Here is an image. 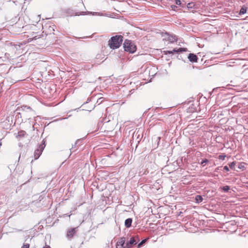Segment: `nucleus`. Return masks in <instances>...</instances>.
Segmentation results:
<instances>
[{"mask_svg":"<svg viewBox=\"0 0 248 248\" xmlns=\"http://www.w3.org/2000/svg\"><path fill=\"white\" fill-rule=\"evenodd\" d=\"M75 15H76V16H77V15H78V16H79V14H75Z\"/></svg>","mask_w":248,"mask_h":248,"instance_id":"obj_32","label":"nucleus"},{"mask_svg":"<svg viewBox=\"0 0 248 248\" xmlns=\"http://www.w3.org/2000/svg\"><path fill=\"white\" fill-rule=\"evenodd\" d=\"M236 164V163L235 162H232L229 164V167L231 169L235 170L234 166Z\"/></svg>","mask_w":248,"mask_h":248,"instance_id":"obj_17","label":"nucleus"},{"mask_svg":"<svg viewBox=\"0 0 248 248\" xmlns=\"http://www.w3.org/2000/svg\"><path fill=\"white\" fill-rule=\"evenodd\" d=\"M30 245L29 244H24L22 248H29Z\"/></svg>","mask_w":248,"mask_h":248,"instance_id":"obj_22","label":"nucleus"},{"mask_svg":"<svg viewBox=\"0 0 248 248\" xmlns=\"http://www.w3.org/2000/svg\"><path fill=\"white\" fill-rule=\"evenodd\" d=\"M132 219L131 218H127L124 222V225L126 228H129L131 226Z\"/></svg>","mask_w":248,"mask_h":248,"instance_id":"obj_11","label":"nucleus"},{"mask_svg":"<svg viewBox=\"0 0 248 248\" xmlns=\"http://www.w3.org/2000/svg\"><path fill=\"white\" fill-rule=\"evenodd\" d=\"M221 189L225 192H227L230 189V187L228 186H223Z\"/></svg>","mask_w":248,"mask_h":248,"instance_id":"obj_16","label":"nucleus"},{"mask_svg":"<svg viewBox=\"0 0 248 248\" xmlns=\"http://www.w3.org/2000/svg\"><path fill=\"white\" fill-rule=\"evenodd\" d=\"M125 238L124 237H121L116 243V248H126L125 247Z\"/></svg>","mask_w":248,"mask_h":248,"instance_id":"obj_7","label":"nucleus"},{"mask_svg":"<svg viewBox=\"0 0 248 248\" xmlns=\"http://www.w3.org/2000/svg\"><path fill=\"white\" fill-rule=\"evenodd\" d=\"M187 58L191 62H197L198 60L197 56L194 53H189L187 56Z\"/></svg>","mask_w":248,"mask_h":248,"instance_id":"obj_10","label":"nucleus"},{"mask_svg":"<svg viewBox=\"0 0 248 248\" xmlns=\"http://www.w3.org/2000/svg\"><path fill=\"white\" fill-rule=\"evenodd\" d=\"M43 248H51L50 247V246L46 245Z\"/></svg>","mask_w":248,"mask_h":248,"instance_id":"obj_28","label":"nucleus"},{"mask_svg":"<svg viewBox=\"0 0 248 248\" xmlns=\"http://www.w3.org/2000/svg\"><path fill=\"white\" fill-rule=\"evenodd\" d=\"M77 228H71V229L69 230L67 232V237L69 239H72L77 232Z\"/></svg>","mask_w":248,"mask_h":248,"instance_id":"obj_9","label":"nucleus"},{"mask_svg":"<svg viewBox=\"0 0 248 248\" xmlns=\"http://www.w3.org/2000/svg\"><path fill=\"white\" fill-rule=\"evenodd\" d=\"M203 200V198L201 195H198L195 197V201L197 203H200Z\"/></svg>","mask_w":248,"mask_h":248,"instance_id":"obj_13","label":"nucleus"},{"mask_svg":"<svg viewBox=\"0 0 248 248\" xmlns=\"http://www.w3.org/2000/svg\"><path fill=\"white\" fill-rule=\"evenodd\" d=\"M223 170H225L226 171H229V168L227 166H225L223 167Z\"/></svg>","mask_w":248,"mask_h":248,"instance_id":"obj_23","label":"nucleus"},{"mask_svg":"<svg viewBox=\"0 0 248 248\" xmlns=\"http://www.w3.org/2000/svg\"><path fill=\"white\" fill-rule=\"evenodd\" d=\"M157 140H160V137H157Z\"/></svg>","mask_w":248,"mask_h":248,"instance_id":"obj_30","label":"nucleus"},{"mask_svg":"<svg viewBox=\"0 0 248 248\" xmlns=\"http://www.w3.org/2000/svg\"><path fill=\"white\" fill-rule=\"evenodd\" d=\"M245 164L244 162L239 163L238 165V168L244 170L245 169Z\"/></svg>","mask_w":248,"mask_h":248,"instance_id":"obj_14","label":"nucleus"},{"mask_svg":"<svg viewBox=\"0 0 248 248\" xmlns=\"http://www.w3.org/2000/svg\"><path fill=\"white\" fill-rule=\"evenodd\" d=\"M123 41V36L121 35H116L110 38L108 42V45L111 49L118 48Z\"/></svg>","mask_w":248,"mask_h":248,"instance_id":"obj_2","label":"nucleus"},{"mask_svg":"<svg viewBox=\"0 0 248 248\" xmlns=\"http://www.w3.org/2000/svg\"><path fill=\"white\" fill-rule=\"evenodd\" d=\"M175 3H176V4H177L179 6H181V4H182L181 1L180 0H176Z\"/></svg>","mask_w":248,"mask_h":248,"instance_id":"obj_21","label":"nucleus"},{"mask_svg":"<svg viewBox=\"0 0 248 248\" xmlns=\"http://www.w3.org/2000/svg\"><path fill=\"white\" fill-rule=\"evenodd\" d=\"M208 162H209V160L207 159H204V160H203L202 161V162L201 163V164L202 166H205V164L206 163H208Z\"/></svg>","mask_w":248,"mask_h":248,"instance_id":"obj_19","label":"nucleus"},{"mask_svg":"<svg viewBox=\"0 0 248 248\" xmlns=\"http://www.w3.org/2000/svg\"><path fill=\"white\" fill-rule=\"evenodd\" d=\"M146 241H147L146 239L142 240L140 243L138 244V248H140L145 243Z\"/></svg>","mask_w":248,"mask_h":248,"instance_id":"obj_18","label":"nucleus"},{"mask_svg":"<svg viewBox=\"0 0 248 248\" xmlns=\"http://www.w3.org/2000/svg\"><path fill=\"white\" fill-rule=\"evenodd\" d=\"M81 141H82V140H80V139H78V140H77L76 141L75 143V145H74L75 147H76L77 144H78V143L80 144L81 143Z\"/></svg>","mask_w":248,"mask_h":248,"instance_id":"obj_20","label":"nucleus"},{"mask_svg":"<svg viewBox=\"0 0 248 248\" xmlns=\"http://www.w3.org/2000/svg\"><path fill=\"white\" fill-rule=\"evenodd\" d=\"M18 110V115L25 120H30L32 117L34 118L36 115L34 111L31 107L26 106H22Z\"/></svg>","mask_w":248,"mask_h":248,"instance_id":"obj_1","label":"nucleus"},{"mask_svg":"<svg viewBox=\"0 0 248 248\" xmlns=\"http://www.w3.org/2000/svg\"><path fill=\"white\" fill-rule=\"evenodd\" d=\"M246 12H247V8L243 7L241 8V9L240 10L239 14L243 15V14H245V13H246Z\"/></svg>","mask_w":248,"mask_h":248,"instance_id":"obj_15","label":"nucleus"},{"mask_svg":"<svg viewBox=\"0 0 248 248\" xmlns=\"http://www.w3.org/2000/svg\"><path fill=\"white\" fill-rule=\"evenodd\" d=\"M125 51L131 53H134L137 49L136 46L130 40H125L123 44Z\"/></svg>","mask_w":248,"mask_h":248,"instance_id":"obj_3","label":"nucleus"},{"mask_svg":"<svg viewBox=\"0 0 248 248\" xmlns=\"http://www.w3.org/2000/svg\"><path fill=\"white\" fill-rule=\"evenodd\" d=\"M225 157V156H224V155H219V159H224Z\"/></svg>","mask_w":248,"mask_h":248,"instance_id":"obj_25","label":"nucleus"},{"mask_svg":"<svg viewBox=\"0 0 248 248\" xmlns=\"http://www.w3.org/2000/svg\"><path fill=\"white\" fill-rule=\"evenodd\" d=\"M140 238L138 236H133L130 238L129 241H127L125 244L126 248H131L133 246L136 245L140 241Z\"/></svg>","mask_w":248,"mask_h":248,"instance_id":"obj_5","label":"nucleus"},{"mask_svg":"<svg viewBox=\"0 0 248 248\" xmlns=\"http://www.w3.org/2000/svg\"><path fill=\"white\" fill-rule=\"evenodd\" d=\"M37 37H36V36H34V37H33L32 38V40H36V39H37Z\"/></svg>","mask_w":248,"mask_h":248,"instance_id":"obj_29","label":"nucleus"},{"mask_svg":"<svg viewBox=\"0 0 248 248\" xmlns=\"http://www.w3.org/2000/svg\"><path fill=\"white\" fill-rule=\"evenodd\" d=\"M219 168L220 167H217V168H216L215 171L217 172L218 171V170H219Z\"/></svg>","mask_w":248,"mask_h":248,"instance_id":"obj_26","label":"nucleus"},{"mask_svg":"<svg viewBox=\"0 0 248 248\" xmlns=\"http://www.w3.org/2000/svg\"><path fill=\"white\" fill-rule=\"evenodd\" d=\"M24 133H25L24 131H20V132H19L18 133V135H19V136H23V135H24Z\"/></svg>","mask_w":248,"mask_h":248,"instance_id":"obj_24","label":"nucleus"},{"mask_svg":"<svg viewBox=\"0 0 248 248\" xmlns=\"http://www.w3.org/2000/svg\"><path fill=\"white\" fill-rule=\"evenodd\" d=\"M162 36L163 37L164 40L168 41L171 43L176 42L177 40V38L175 35H170L167 32L163 34Z\"/></svg>","mask_w":248,"mask_h":248,"instance_id":"obj_6","label":"nucleus"},{"mask_svg":"<svg viewBox=\"0 0 248 248\" xmlns=\"http://www.w3.org/2000/svg\"><path fill=\"white\" fill-rule=\"evenodd\" d=\"M46 146V141L44 139L41 144L39 145L38 148L35 150L34 153V156L35 159H37L40 155L42 154V153L44 149Z\"/></svg>","mask_w":248,"mask_h":248,"instance_id":"obj_4","label":"nucleus"},{"mask_svg":"<svg viewBox=\"0 0 248 248\" xmlns=\"http://www.w3.org/2000/svg\"><path fill=\"white\" fill-rule=\"evenodd\" d=\"M186 48H182L180 47L178 49L174 48L172 51H164V53L165 54H173L174 53H181L183 51H186Z\"/></svg>","mask_w":248,"mask_h":248,"instance_id":"obj_8","label":"nucleus"},{"mask_svg":"<svg viewBox=\"0 0 248 248\" xmlns=\"http://www.w3.org/2000/svg\"><path fill=\"white\" fill-rule=\"evenodd\" d=\"M187 7L188 10L194 9L196 8V4L194 2H191L187 3Z\"/></svg>","mask_w":248,"mask_h":248,"instance_id":"obj_12","label":"nucleus"},{"mask_svg":"<svg viewBox=\"0 0 248 248\" xmlns=\"http://www.w3.org/2000/svg\"><path fill=\"white\" fill-rule=\"evenodd\" d=\"M245 186L248 188V181L245 183Z\"/></svg>","mask_w":248,"mask_h":248,"instance_id":"obj_27","label":"nucleus"},{"mask_svg":"<svg viewBox=\"0 0 248 248\" xmlns=\"http://www.w3.org/2000/svg\"><path fill=\"white\" fill-rule=\"evenodd\" d=\"M227 65H228V66H231V64H229V63H227Z\"/></svg>","mask_w":248,"mask_h":248,"instance_id":"obj_31","label":"nucleus"}]
</instances>
